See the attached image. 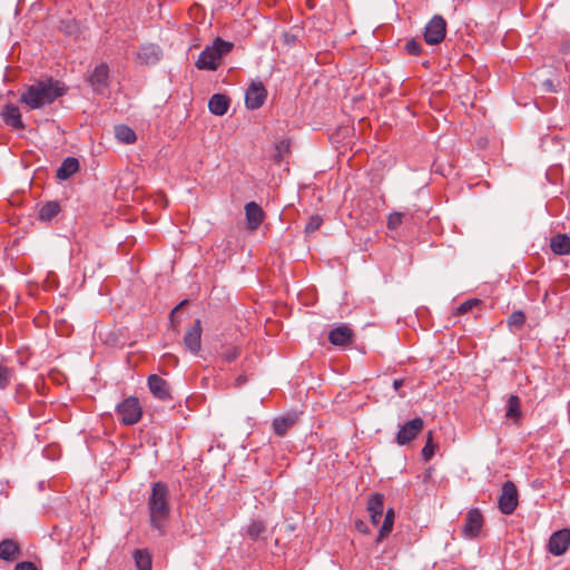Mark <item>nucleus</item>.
<instances>
[{"instance_id":"f257e3e1","label":"nucleus","mask_w":570,"mask_h":570,"mask_svg":"<svg viewBox=\"0 0 570 570\" xmlns=\"http://www.w3.org/2000/svg\"><path fill=\"white\" fill-rule=\"evenodd\" d=\"M67 91L63 83L52 78L38 80L29 86L20 96V102L30 109H39L52 104Z\"/></svg>"},{"instance_id":"f03ea898","label":"nucleus","mask_w":570,"mask_h":570,"mask_svg":"<svg viewBox=\"0 0 570 570\" xmlns=\"http://www.w3.org/2000/svg\"><path fill=\"white\" fill-rule=\"evenodd\" d=\"M147 509L150 527L157 530L159 535H164L170 514V491L165 482L157 481L151 484Z\"/></svg>"},{"instance_id":"7ed1b4c3","label":"nucleus","mask_w":570,"mask_h":570,"mask_svg":"<svg viewBox=\"0 0 570 570\" xmlns=\"http://www.w3.org/2000/svg\"><path fill=\"white\" fill-rule=\"evenodd\" d=\"M234 48V43L217 37L212 46H207L199 55L195 66L199 70H216L223 56Z\"/></svg>"},{"instance_id":"20e7f679","label":"nucleus","mask_w":570,"mask_h":570,"mask_svg":"<svg viewBox=\"0 0 570 570\" xmlns=\"http://www.w3.org/2000/svg\"><path fill=\"white\" fill-rule=\"evenodd\" d=\"M119 420L125 425L136 424L142 415V407L136 396H129L116 406Z\"/></svg>"},{"instance_id":"39448f33","label":"nucleus","mask_w":570,"mask_h":570,"mask_svg":"<svg viewBox=\"0 0 570 570\" xmlns=\"http://www.w3.org/2000/svg\"><path fill=\"white\" fill-rule=\"evenodd\" d=\"M518 489L512 481H505L502 484L501 493L498 499L499 510L503 514H512L518 507Z\"/></svg>"},{"instance_id":"423d86ee","label":"nucleus","mask_w":570,"mask_h":570,"mask_svg":"<svg viewBox=\"0 0 570 570\" xmlns=\"http://www.w3.org/2000/svg\"><path fill=\"white\" fill-rule=\"evenodd\" d=\"M446 35V21L440 16L435 14L425 26L424 41L428 45L441 43Z\"/></svg>"},{"instance_id":"0eeeda50","label":"nucleus","mask_w":570,"mask_h":570,"mask_svg":"<svg viewBox=\"0 0 570 570\" xmlns=\"http://www.w3.org/2000/svg\"><path fill=\"white\" fill-rule=\"evenodd\" d=\"M424 421L421 417H414L404 424L399 425V431L395 435V442L399 445H405L412 442L422 432Z\"/></svg>"},{"instance_id":"6e6552de","label":"nucleus","mask_w":570,"mask_h":570,"mask_svg":"<svg viewBox=\"0 0 570 570\" xmlns=\"http://www.w3.org/2000/svg\"><path fill=\"white\" fill-rule=\"evenodd\" d=\"M484 519L481 511L476 508L470 509L465 514L463 535L468 539H474L481 532Z\"/></svg>"},{"instance_id":"1a4fd4ad","label":"nucleus","mask_w":570,"mask_h":570,"mask_svg":"<svg viewBox=\"0 0 570 570\" xmlns=\"http://www.w3.org/2000/svg\"><path fill=\"white\" fill-rule=\"evenodd\" d=\"M147 385L154 397L167 402L173 399L169 383L157 374H150L147 379Z\"/></svg>"},{"instance_id":"9d476101","label":"nucleus","mask_w":570,"mask_h":570,"mask_svg":"<svg viewBox=\"0 0 570 570\" xmlns=\"http://www.w3.org/2000/svg\"><path fill=\"white\" fill-rule=\"evenodd\" d=\"M267 97V90L261 81H253L246 90L245 105L248 109L261 108Z\"/></svg>"},{"instance_id":"9b49d317","label":"nucleus","mask_w":570,"mask_h":570,"mask_svg":"<svg viewBox=\"0 0 570 570\" xmlns=\"http://www.w3.org/2000/svg\"><path fill=\"white\" fill-rule=\"evenodd\" d=\"M570 544V529L553 532L548 542V551L553 556L563 554Z\"/></svg>"},{"instance_id":"f8f14e48","label":"nucleus","mask_w":570,"mask_h":570,"mask_svg":"<svg viewBox=\"0 0 570 570\" xmlns=\"http://www.w3.org/2000/svg\"><path fill=\"white\" fill-rule=\"evenodd\" d=\"M163 56L159 46L155 43H147L139 47L136 52V59L140 65L151 66L156 65Z\"/></svg>"},{"instance_id":"ddd939ff","label":"nucleus","mask_w":570,"mask_h":570,"mask_svg":"<svg viewBox=\"0 0 570 570\" xmlns=\"http://www.w3.org/2000/svg\"><path fill=\"white\" fill-rule=\"evenodd\" d=\"M202 322L196 320L184 335V344L193 354H197L202 347Z\"/></svg>"},{"instance_id":"4468645a","label":"nucleus","mask_w":570,"mask_h":570,"mask_svg":"<svg viewBox=\"0 0 570 570\" xmlns=\"http://www.w3.org/2000/svg\"><path fill=\"white\" fill-rule=\"evenodd\" d=\"M109 68L106 63H100L92 71L89 81L97 94H105L108 88Z\"/></svg>"},{"instance_id":"2eb2a0df","label":"nucleus","mask_w":570,"mask_h":570,"mask_svg":"<svg viewBox=\"0 0 570 570\" xmlns=\"http://www.w3.org/2000/svg\"><path fill=\"white\" fill-rule=\"evenodd\" d=\"M366 509L372 524L377 525L384 511V495L381 493H372L367 500Z\"/></svg>"},{"instance_id":"dca6fc26","label":"nucleus","mask_w":570,"mask_h":570,"mask_svg":"<svg viewBox=\"0 0 570 570\" xmlns=\"http://www.w3.org/2000/svg\"><path fill=\"white\" fill-rule=\"evenodd\" d=\"M245 216L248 229L256 230L263 223L265 214L257 203L249 202L245 205Z\"/></svg>"},{"instance_id":"f3484780","label":"nucleus","mask_w":570,"mask_h":570,"mask_svg":"<svg viewBox=\"0 0 570 570\" xmlns=\"http://www.w3.org/2000/svg\"><path fill=\"white\" fill-rule=\"evenodd\" d=\"M353 340V331L346 324L334 327L328 334V341L335 346H345Z\"/></svg>"},{"instance_id":"a211bd4d","label":"nucleus","mask_w":570,"mask_h":570,"mask_svg":"<svg viewBox=\"0 0 570 570\" xmlns=\"http://www.w3.org/2000/svg\"><path fill=\"white\" fill-rule=\"evenodd\" d=\"M1 117L7 126H10L14 129L24 128L19 108L12 104H7L2 108Z\"/></svg>"},{"instance_id":"6ab92c4d","label":"nucleus","mask_w":570,"mask_h":570,"mask_svg":"<svg viewBox=\"0 0 570 570\" xmlns=\"http://www.w3.org/2000/svg\"><path fill=\"white\" fill-rule=\"evenodd\" d=\"M298 420V415L295 412L287 413L284 416L276 417L273 421V431L277 436H284L289 429H292Z\"/></svg>"},{"instance_id":"aec40b11","label":"nucleus","mask_w":570,"mask_h":570,"mask_svg":"<svg viewBox=\"0 0 570 570\" xmlns=\"http://www.w3.org/2000/svg\"><path fill=\"white\" fill-rule=\"evenodd\" d=\"M208 108L213 115L223 116L229 108V99L225 95L215 94L208 101Z\"/></svg>"},{"instance_id":"412c9836","label":"nucleus","mask_w":570,"mask_h":570,"mask_svg":"<svg viewBox=\"0 0 570 570\" xmlns=\"http://www.w3.org/2000/svg\"><path fill=\"white\" fill-rule=\"evenodd\" d=\"M551 250L557 255H570V236L557 234L550 238Z\"/></svg>"},{"instance_id":"4be33fe9","label":"nucleus","mask_w":570,"mask_h":570,"mask_svg":"<svg viewBox=\"0 0 570 570\" xmlns=\"http://www.w3.org/2000/svg\"><path fill=\"white\" fill-rule=\"evenodd\" d=\"M79 169V161L75 157H67L57 169V178L60 180L69 179Z\"/></svg>"},{"instance_id":"5701e85b","label":"nucleus","mask_w":570,"mask_h":570,"mask_svg":"<svg viewBox=\"0 0 570 570\" xmlns=\"http://www.w3.org/2000/svg\"><path fill=\"white\" fill-rule=\"evenodd\" d=\"M20 556L19 544L11 540L4 539L0 542V559L12 561Z\"/></svg>"},{"instance_id":"b1692460","label":"nucleus","mask_w":570,"mask_h":570,"mask_svg":"<svg viewBox=\"0 0 570 570\" xmlns=\"http://www.w3.org/2000/svg\"><path fill=\"white\" fill-rule=\"evenodd\" d=\"M59 212L60 205L58 202H47L40 207L38 218L42 222H50Z\"/></svg>"},{"instance_id":"393cba45","label":"nucleus","mask_w":570,"mask_h":570,"mask_svg":"<svg viewBox=\"0 0 570 570\" xmlns=\"http://www.w3.org/2000/svg\"><path fill=\"white\" fill-rule=\"evenodd\" d=\"M266 532V525L263 521L253 520L245 529V535L253 541L263 538Z\"/></svg>"},{"instance_id":"a878e982","label":"nucleus","mask_w":570,"mask_h":570,"mask_svg":"<svg viewBox=\"0 0 570 570\" xmlns=\"http://www.w3.org/2000/svg\"><path fill=\"white\" fill-rule=\"evenodd\" d=\"M291 153V142L288 139H282L275 144L273 159L276 164H282Z\"/></svg>"},{"instance_id":"bb28decb","label":"nucleus","mask_w":570,"mask_h":570,"mask_svg":"<svg viewBox=\"0 0 570 570\" xmlns=\"http://www.w3.org/2000/svg\"><path fill=\"white\" fill-rule=\"evenodd\" d=\"M505 416L508 419L518 420L521 416V402L518 395H510L507 401V412Z\"/></svg>"},{"instance_id":"cd10ccee","label":"nucleus","mask_w":570,"mask_h":570,"mask_svg":"<svg viewBox=\"0 0 570 570\" xmlns=\"http://www.w3.org/2000/svg\"><path fill=\"white\" fill-rule=\"evenodd\" d=\"M115 136L119 141L124 144H132L136 140L135 131L126 125L116 126Z\"/></svg>"},{"instance_id":"c85d7f7f","label":"nucleus","mask_w":570,"mask_h":570,"mask_svg":"<svg viewBox=\"0 0 570 570\" xmlns=\"http://www.w3.org/2000/svg\"><path fill=\"white\" fill-rule=\"evenodd\" d=\"M394 510L392 508H390L386 512H385V515H384V521H383V524L380 529V532H379V537H377V541H382L385 537H387L392 529H393V524H394Z\"/></svg>"},{"instance_id":"c756f323","label":"nucleus","mask_w":570,"mask_h":570,"mask_svg":"<svg viewBox=\"0 0 570 570\" xmlns=\"http://www.w3.org/2000/svg\"><path fill=\"white\" fill-rule=\"evenodd\" d=\"M134 559L138 570H151V557L142 550H135Z\"/></svg>"},{"instance_id":"7c9ffc66","label":"nucleus","mask_w":570,"mask_h":570,"mask_svg":"<svg viewBox=\"0 0 570 570\" xmlns=\"http://www.w3.org/2000/svg\"><path fill=\"white\" fill-rule=\"evenodd\" d=\"M436 448L438 445L433 443V433L432 431H429L425 445L421 451L422 458L425 462L432 459Z\"/></svg>"},{"instance_id":"2f4dec72","label":"nucleus","mask_w":570,"mask_h":570,"mask_svg":"<svg viewBox=\"0 0 570 570\" xmlns=\"http://www.w3.org/2000/svg\"><path fill=\"white\" fill-rule=\"evenodd\" d=\"M525 322V314L522 311L513 312L507 320L508 326L512 330H520Z\"/></svg>"},{"instance_id":"473e14b6","label":"nucleus","mask_w":570,"mask_h":570,"mask_svg":"<svg viewBox=\"0 0 570 570\" xmlns=\"http://www.w3.org/2000/svg\"><path fill=\"white\" fill-rule=\"evenodd\" d=\"M323 223V218L320 215H312L308 218V222L305 226V233L306 234H313L315 230H317Z\"/></svg>"},{"instance_id":"72a5a7b5","label":"nucleus","mask_w":570,"mask_h":570,"mask_svg":"<svg viewBox=\"0 0 570 570\" xmlns=\"http://www.w3.org/2000/svg\"><path fill=\"white\" fill-rule=\"evenodd\" d=\"M13 376V371L7 366H0V387L6 389Z\"/></svg>"},{"instance_id":"f704fd0d","label":"nucleus","mask_w":570,"mask_h":570,"mask_svg":"<svg viewBox=\"0 0 570 570\" xmlns=\"http://www.w3.org/2000/svg\"><path fill=\"white\" fill-rule=\"evenodd\" d=\"M480 304L481 301L478 298L468 299L458 306L456 312L458 314H465Z\"/></svg>"},{"instance_id":"c9c22d12","label":"nucleus","mask_w":570,"mask_h":570,"mask_svg":"<svg viewBox=\"0 0 570 570\" xmlns=\"http://www.w3.org/2000/svg\"><path fill=\"white\" fill-rule=\"evenodd\" d=\"M239 356V348L237 346H228L223 353L222 358L227 362H234Z\"/></svg>"},{"instance_id":"e433bc0d","label":"nucleus","mask_w":570,"mask_h":570,"mask_svg":"<svg viewBox=\"0 0 570 570\" xmlns=\"http://www.w3.org/2000/svg\"><path fill=\"white\" fill-rule=\"evenodd\" d=\"M405 50L409 55L417 56L422 52V45L416 39H411L405 45Z\"/></svg>"},{"instance_id":"4c0bfd02","label":"nucleus","mask_w":570,"mask_h":570,"mask_svg":"<svg viewBox=\"0 0 570 570\" xmlns=\"http://www.w3.org/2000/svg\"><path fill=\"white\" fill-rule=\"evenodd\" d=\"M403 213H392L387 218V227L390 229H396L402 224Z\"/></svg>"},{"instance_id":"58836bf2","label":"nucleus","mask_w":570,"mask_h":570,"mask_svg":"<svg viewBox=\"0 0 570 570\" xmlns=\"http://www.w3.org/2000/svg\"><path fill=\"white\" fill-rule=\"evenodd\" d=\"M405 385L404 379H395L392 382V386L395 390V392L399 394L400 397H404L405 393L401 391V387Z\"/></svg>"},{"instance_id":"ea45409f","label":"nucleus","mask_w":570,"mask_h":570,"mask_svg":"<svg viewBox=\"0 0 570 570\" xmlns=\"http://www.w3.org/2000/svg\"><path fill=\"white\" fill-rule=\"evenodd\" d=\"M14 570H39L32 562L22 561L16 564Z\"/></svg>"},{"instance_id":"a19ab883","label":"nucleus","mask_w":570,"mask_h":570,"mask_svg":"<svg viewBox=\"0 0 570 570\" xmlns=\"http://www.w3.org/2000/svg\"><path fill=\"white\" fill-rule=\"evenodd\" d=\"M543 90L547 92H557V87L551 79L542 81Z\"/></svg>"},{"instance_id":"79ce46f5","label":"nucleus","mask_w":570,"mask_h":570,"mask_svg":"<svg viewBox=\"0 0 570 570\" xmlns=\"http://www.w3.org/2000/svg\"><path fill=\"white\" fill-rule=\"evenodd\" d=\"M355 528L358 532L364 534H367L370 532L367 524L362 520L355 521Z\"/></svg>"},{"instance_id":"37998d69","label":"nucleus","mask_w":570,"mask_h":570,"mask_svg":"<svg viewBox=\"0 0 570 570\" xmlns=\"http://www.w3.org/2000/svg\"><path fill=\"white\" fill-rule=\"evenodd\" d=\"M284 40L287 45H292L296 41V36L292 35V33H288V32H285L284 33Z\"/></svg>"},{"instance_id":"c03bdc74","label":"nucleus","mask_w":570,"mask_h":570,"mask_svg":"<svg viewBox=\"0 0 570 570\" xmlns=\"http://www.w3.org/2000/svg\"><path fill=\"white\" fill-rule=\"evenodd\" d=\"M246 381H247L246 376H244V375H239V376H238V377H236V380H235V385H236V386H240V385L245 384V383H246Z\"/></svg>"},{"instance_id":"a18cd8bd","label":"nucleus","mask_w":570,"mask_h":570,"mask_svg":"<svg viewBox=\"0 0 570 570\" xmlns=\"http://www.w3.org/2000/svg\"><path fill=\"white\" fill-rule=\"evenodd\" d=\"M185 304H187V301H183L180 302L170 313V317L173 318L174 314L181 307L184 306Z\"/></svg>"},{"instance_id":"49530a36","label":"nucleus","mask_w":570,"mask_h":570,"mask_svg":"<svg viewBox=\"0 0 570 570\" xmlns=\"http://www.w3.org/2000/svg\"><path fill=\"white\" fill-rule=\"evenodd\" d=\"M568 412H569V421H570V400H569V404H568Z\"/></svg>"}]
</instances>
